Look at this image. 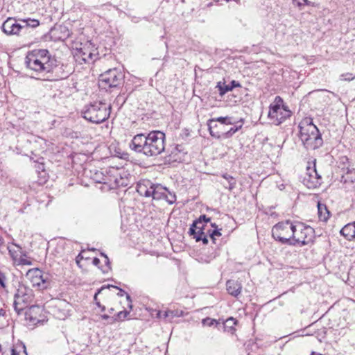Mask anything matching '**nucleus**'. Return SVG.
Here are the masks:
<instances>
[{
  "label": "nucleus",
  "mask_w": 355,
  "mask_h": 355,
  "mask_svg": "<svg viewBox=\"0 0 355 355\" xmlns=\"http://www.w3.org/2000/svg\"><path fill=\"white\" fill-rule=\"evenodd\" d=\"M57 60L47 49H35L29 52L25 58L26 67L33 71L37 80L53 81L58 79L55 73Z\"/></svg>",
  "instance_id": "f257e3e1"
},
{
  "label": "nucleus",
  "mask_w": 355,
  "mask_h": 355,
  "mask_svg": "<svg viewBox=\"0 0 355 355\" xmlns=\"http://www.w3.org/2000/svg\"><path fill=\"white\" fill-rule=\"evenodd\" d=\"M166 135L159 130H153L147 134L135 135L129 144V148L137 153L146 157H156L165 150Z\"/></svg>",
  "instance_id": "f03ea898"
},
{
  "label": "nucleus",
  "mask_w": 355,
  "mask_h": 355,
  "mask_svg": "<svg viewBox=\"0 0 355 355\" xmlns=\"http://www.w3.org/2000/svg\"><path fill=\"white\" fill-rule=\"evenodd\" d=\"M300 139L307 150H315L323 144V139L318 128L311 118H304L299 123Z\"/></svg>",
  "instance_id": "7ed1b4c3"
},
{
  "label": "nucleus",
  "mask_w": 355,
  "mask_h": 355,
  "mask_svg": "<svg viewBox=\"0 0 355 355\" xmlns=\"http://www.w3.org/2000/svg\"><path fill=\"white\" fill-rule=\"evenodd\" d=\"M110 109V105L106 103L95 102L85 107L83 116L93 123H101L109 118Z\"/></svg>",
  "instance_id": "20e7f679"
},
{
  "label": "nucleus",
  "mask_w": 355,
  "mask_h": 355,
  "mask_svg": "<svg viewBox=\"0 0 355 355\" xmlns=\"http://www.w3.org/2000/svg\"><path fill=\"white\" fill-rule=\"evenodd\" d=\"M294 224L290 220L280 222L273 226L272 236L273 239L282 244L295 245L293 242Z\"/></svg>",
  "instance_id": "39448f33"
},
{
  "label": "nucleus",
  "mask_w": 355,
  "mask_h": 355,
  "mask_svg": "<svg viewBox=\"0 0 355 355\" xmlns=\"http://www.w3.org/2000/svg\"><path fill=\"white\" fill-rule=\"evenodd\" d=\"M291 111L288 107L284 103L283 98L277 96L273 103L270 105L268 117L273 121L275 125H280L288 118L291 117Z\"/></svg>",
  "instance_id": "423d86ee"
},
{
  "label": "nucleus",
  "mask_w": 355,
  "mask_h": 355,
  "mask_svg": "<svg viewBox=\"0 0 355 355\" xmlns=\"http://www.w3.org/2000/svg\"><path fill=\"white\" fill-rule=\"evenodd\" d=\"M123 75L116 68L107 70L99 76V86L104 89L116 88L123 83Z\"/></svg>",
  "instance_id": "0eeeda50"
},
{
  "label": "nucleus",
  "mask_w": 355,
  "mask_h": 355,
  "mask_svg": "<svg viewBox=\"0 0 355 355\" xmlns=\"http://www.w3.org/2000/svg\"><path fill=\"white\" fill-rule=\"evenodd\" d=\"M34 297L32 289L24 285L19 286L17 293L15 295L14 309L18 315L32 302Z\"/></svg>",
  "instance_id": "6e6552de"
},
{
  "label": "nucleus",
  "mask_w": 355,
  "mask_h": 355,
  "mask_svg": "<svg viewBox=\"0 0 355 355\" xmlns=\"http://www.w3.org/2000/svg\"><path fill=\"white\" fill-rule=\"evenodd\" d=\"M293 242L295 245L300 244V246L308 245L313 242L314 230L310 226H306L302 223L294 225Z\"/></svg>",
  "instance_id": "1a4fd4ad"
},
{
  "label": "nucleus",
  "mask_w": 355,
  "mask_h": 355,
  "mask_svg": "<svg viewBox=\"0 0 355 355\" xmlns=\"http://www.w3.org/2000/svg\"><path fill=\"white\" fill-rule=\"evenodd\" d=\"M26 277L30 279L33 286H37L42 288H46L49 285V277L47 274L38 268H32L28 270L26 275Z\"/></svg>",
  "instance_id": "9d476101"
},
{
  "label": "nucleus",
  "mask_w": 355,
  "mask_h": 355,
  "mask_svg": "<svg viewBox=\"0 0 355 355\" xmlns=\"http://www.w3.org/2000/svg\"><path fill=\"white\" fill-rule=\"evenodd\" d=\"M2 31L7 35L23 37L21 19L8 17L1 26Z\"/></svg>",
  "instance_id": "9b49d317"
},
{
  "label": "nucleus",
  "mask_w": 355,
  "mask_h": 355,
  "mask_svg": "<svg viewBox=\"0 0 355 355\" xmlns=\"http://www.w3.org/2000/svg\"><path fill=\"white\" fill-rule=\"evenodd\" d=\"M94 50L92 51L89 46H83L80 49H77V51L74 55L76 62L79 64L89 63L94 60V58L96 57V54L94 53Z\"/></svg>",
  "instance_id": "f8f14e48"
},
{
  "label": "nucleus",
  "mask_w": 355,
  "mask_h": 355,
  "mask_svg": "<svg viewBox=\"0 0 355 355\" xmlns=\"http://www.w3.org/2000/svg\"><path fill=\"white\" fill-rule=\"evenodd\" d=\"M23 37L26 39H31L33 37V32L35 28L40 24V21L36 19L24 18L21 19Z\"/></svg>",
  "instance_id": "ddd939ff"
},
{
  "label": "nucleus",
  "mask_w": 355,
  "mask_h": 355,
  "mask_svg": "<svg viewBox=\"0 0 355 355\" xmlns=\"http://www.w3.org/2000/svg\"><path fill=\"white\" fill-rule=\"evenodd\" d=\"M41 311L42 309L39 306H31L25 311L26 320L33 325L40 323L41 320L39 317V314Z\"/></svg>",
  "instance_id": "4468645a"
},
{
  "label": "nucleus",
  "mask_w": 355,
  "mask_h": 355,
  "mask_svg": "<svg viewBox=\"0 0 355 355\" xmlns=\"http://www.w3.org/2000/svg\"><path fill=\"white\" fill-rule=\"evenodd\" d=\"M119 168L110 166L105 169V174L103 173H101L102 175L101 179H96V181L99 183L107 184L110 185V183L112 182V180L114 177L118 175V172H119Z\"/></svg>",
  "instance_id": "2eb2a0df"
},
{
  "label": "nucleus",
  "mask_w": 355,
  "mask_h": 355,
  "mask_svg": "<svg viewBox=\"0 0 355 355\" xmlns=\"http://www.w3.org/2000/svg\"><path fill=\"white\" fill-rule=\"evenodd\" d=\"M208 129L211 137L216 139L223 138L225 133V126L217 123L214 120H208Z\"/></svg>",
  "instance_id": "dca6fc26"
},
{
  "label": "nucleus",
  "mask_w": 355,
  "mask_h": 355,
  "mask_svg": "<svg viewBox=\"0 0 355 355\" xmlns=\"http://www.w3.org/2000/svg\"><path fill=\"white\" fill-rule=\"evenodd\" d=\"M153 187V183H152L150 180H144L137 183V191L139 193L140 196L150 197Z\"/></svg>",
  "instance_id": "f3484780"
},
{
  "label": "nucleus",
  "mask_w": 355,
  "mask_h": 355,
  "mask_svg": "<svg viewBox=\"0 0 355 355\" xmlns=\"http://www.w3.org/2000/svg\"><path fill=\"white\" fill-rule=\"evenodd\" d=\"M226 286L228 293L236 297L240 295L242 290L241 284L235 280H228Z\"/></svg>",
  "instance_id": "a211bd4d"
},
{
  "label": "nucleus",
  "mask_w": 355,
  "mask_h": 355,
  "mask_svg": "<svg viewBox=\"0 0 355 355\" xmlns=\"http://www.w3.org/2000/svg\"><path fill=\"white\" fill-rule=\"evenodd\" d=\"M240 87H241V84L236 80H232L230 85H225V83L218 82L216 85V88L218 89L220 96H224L227 92L232 91L234 88Z\"/></svg>",
  "instance_id": "6ab92c4d"
},
{
  "label": "nucleus",
  "mask_w": 355,
  "mask_h": 355,
  "mask_svg": "<svg viewBox=\"0 0 355 355\" xmlns=\"http://www.w3.org/2000/svg\"><path fill=\"white\" fill-rule=\"evenodd\" d=\"M165 194H167V188L159 184H153L150 197L153 200H162L164 198Z\"/></svg>",
  "instance_id": "aec40b11"
},
{
  "label": "nucleus",
  "mask_w": 355,
  "mask_h": 355,
  "mask_svg": "<svg viewBox=\"0 0 355 355\" xmlns=\"http://www.w3.org/2000/svg\"><path fill=\"white\" fill-rule=\"evenodd\" d=\"M340 234L349 241L355 239V221L345 225L341 229Z\"/></svg>",
  "instance_id": "412c9836"
},
{
  "label": "nucleus",
  "mask_w": 355,
  "mask_h": 355,
  "mask_svg": "<svg viewBox=\"0 0 355 355\" xmlns=\"http://www.w3.org/2000/svg\"><path fill=\"white\" fill-rule=\"evenodd\" d=\"M122 172H123V169L120 168L119 172H118V175L114 177V178L112 180L113 181L112 183H110V185L112 189L120 187H125L128 184V180L127 178H124L122 175Z\"/></svg>",
  "instance_id": "4be33fe9"
},
{
  "label": "nucleus",
  "mask_w": 355,
  "mask_h": 355,
  "mask_svg": "<svg viewBox=\"0 0 355 355\" xmlns=\"http://www.w3.org/2000/svg\"><path fill=\"white\" fill-rule=\"evenodd\" d=\"M184 311L179 309L166 310L164 312V319L171 322L175 318H179L184 315Z\"/></svg>",
  "instance_id": "5701e85b"
},
{
  "label": "nucleus",
  "mask_w": 355,
  "mask_h": 355,
  "mask_svg": "<svg viewBox=\"0 0 355 355\" xmlns=\"http://www.w3.org/2000/svg\"><path fill=\"white\" fill-rule=\"evenodd\" d=\"M114 288L116 289H118L119 290V293H117V295L118 296H120V297H122L124 295H126V300L128 301V306L132 309V300H131V297L129 294L126 293L125 292L124 290H123L122 288H119L118 286H113V285H107V286H102L100 290H98V293H100L101 291L104 290L105 288Z\"/></svg>",
  "instance_id": "b1692460"
},
{
  "label": "nucleus",
  "mask_w": 355,
  "mask_h": 355,
  "mask_svg": "<svg viewBox=\"0 0 355 355\" xmlns=\"http://www.w3.org/2000/svg\"><path fill=\"white\" fill-rule=\"evenodd\" d=\"M318 217L321 221H327L329 217V211H328L325 205L318 203Z\"/></svg>",
  "instance_id": "393cba45"
},
{
  "label": "nucleus",
  "mask_w": 355,
  "mask_h": 355,
  "mask_svg": "<svg viewBox=\"0 0 355 355\" xmlns=\"http://www.w3.org/2000/svg\"><path fill=\"white\" fill-rule=\"evenodd\" d=\"M210 221H211V218L209 217H207L205 214L204 215H201L198 218V219H197L195 221H193V223H192V225H191V227L189 228V234L195 233V227H196L197 224H202L203 223H205V224L207 225V223H209Z\"/></svg>",
  "instance_id": "a878e982"
},
{
  "label": "nucleus",
  "mask_w": 355,
  "mask_h": 355,
  "mask_svg": "<svg viewBox=\"0 0 355 355\" xmlns=\"http://www.w3.org/2000/svg\"><path fill=\"white\" fill-rule=\"evenodd\" d=\"M236 322L237 321L232 317L227 318L223 322L224 331L233 334V332L235 331L234 326L236 324Z\"/></svg>",
  "instance_id": "bb28decb"
},
{
  "label": "nucleus",
  "mask_w": 355,
  "mask_h": 355,
  "mask_svg": "<svg viewBox=\"0 0 355 355\" xmlns=\"http://www.w3.org/2000/svg\"><path fill=\"white\" fill-rule=\"evenodd\" d=\"M222 177L227 181V184H223L224 187L230 191L233 190L236 184V180L227 173L223 174Z\"/></svg>",
  "instance_id": "cd10ccee"
},
{
  "label": "nucleus",
  "mask_w": 355,
  "mask_h": 355,
  "mask_svg": "<svg viewBox=\"0 0 355 355\" xmlns=\"http://www.w3.org/2000/svg\"><path fill=\"white\" fill-rule=\"evenodd\" d=\"M211 227H214L213 230H207V232L209 234V236L211 239L213 243H215L216 236H220L221 233L220 230L221 229L218 228V226L216 225V223H211Z\"/></svg>",
  "instance_id": "c85d7f7f"
},
{
  "label": "nucleus",
  "mask_w": 355,
  "mask_h": 355,
  "mask_svg": "<svg viewBox=\"0 0 355 355\" xmlns=\"http://www.w3.org/2000/svg\"><path fill=\"white\" fill-rule=\"evenodd\" d=\"M313 173L315 175V180H312L311 181V184H308L307 187L309 188H316L321 184L322 178L318 174V171L315 169V166H313V168L312 169Z\"/></svg>",
  "instance_id": "c756f323"
},
{
  "label": "nucleus",
  "mask_w": 355,
  "mask_h": 355,
  "mask_svg": "<svg viewBox=\"0 0 355 355\" xmlns=\"http://www.w3.org/2000/svg\"><path fill=\"white\" fill-rule=\"evenodd\" d=\"M210 120H214L217 123L221 124L225 126V125H232L234 123L232 121V117L230 116H220L218 118L211 119Z\"/></svg>",
  "instance_id": "7c9ffc66"
},
{
  "label": "nucleus",
  "mask_w": 355,
  "mask_h": 355,
  "mask_svg": "<svg viewBox=\"0 0 355 355\" xmlns=\"http://www.w3.org/2000/svg\"><path fill=\"white\" fill-rule=\"evenodd\" d=\"M243 119H241V123L239 125L232 127L227 131L225 130L223 139L230 138L234 133H236L237 131H239L240 129H241L242 126H243Z\"/></svg>",
  "instance_id": "2f4dec72"
},
{
  "label": "nucleus",
  "mask_w": 355,
  "mask_h": 355,
  "mask_svg": "<svg viewBox=\"0 0 355 355\" xmlns=\"http://www.w3.org/2000/svg\"><path fill=\"white\" fill-rule=\"evenodd\" d=\"M129 313L130 312L126 310L119 311L116 315H114V317L112 318V322H110V323H113L117 320H123L128 316V315H129Z\"/></svg>",
  "instance_id": "473e14b6"
},
{
  "label": "nucleus",
  "mask_w": 355,
  "mask_h": 355,
  "mask_svg": "<svg viewBox=\"0 0 355 355\" xmlns=\"http://www.w3.org/2000/svg\"><path fill=\"white\" fill-rule=\"evenodd\" d=\"M12 350H16L17 354H19V355H28L26 345L23 343L17 344Z\"/></svg>",
  "instance_id": "72a5a7b5"
},
{
  "label": "nucleus",
  "mask_w": 355,
  "mask_h": 355,
  "mask_svg": "<svg viewBox=\"0 0 355 355\" xmlns=\"http://www.w3.org/2000/svg\"><path fill=\"white\" fill-rule=\"evenodd\" d=\"M208 236H209V234H207V232H200L196 236H193V239H196V241H202L203 244L206 245L209 242Z\"/></svg>",
  "instance_id": "f704fd0d"
},
{
  "label": "nucleus",
  "mask_w": 355,
  "mask_h": 355,
  "mask_svg": "<svg viewBox=\"0 0 355 355\" xmlns=\"http://www.w3.org/2000/svg\"><path fill=\"white\" fill-rule=\"evenodd\" d=\"M164 200L168 204L172 205L176 201V196L175 193L171 192L167 189V194H165Z\"/></svg>",
  "instance_id": "c9c22d12"
},
{
  "label": "nucleus",
  "mask_w": 355,
  "mask_h": 355,
  "mask_svg": "<svg viewBox=\"0 0 355 355\" xmlns=\"http://www.w3.org/2000/svg\"><path fill=\"white\" fill-rule=\"evenodd\" d=\"M206 227H207V224L203 223L202 224H197L196 227H195V233L189 234L191 236H196L200 232H205Z\"/></svg>",
  "instance_id": "e433bc0d"
},
{
  "label": "nucleus",
  "mask_w": 355,
  "mask_h": 355,
  "mask_svg": "<svg viewBox=\"0 0 355 355\" xmlns=\"http://www.w3.org/2000/svg\"><path fill=\"white\" fill-rule=\"evenodd\" d=\"M105 267H101L100 269L103 271V273H107L110 269V261L107 255H105Z\"/></svg>",
  "instance_id": "4c0bfd02"
},
{
  "label": "nucleus",
  "mask_w": 355,
  "mask_h": 355,
  "mask_svg": "<svg viewBox=\"0 0 355 355\" xmlns=\"http://www.w3.org/2000/svg\"><path fill=\"white\" fill-rule=\"evenodd\" d=\"M355 79V76L352 73H345L340 76V80L345 81H351Z\"/></svg>",
  "instance_id": "58836bf2"
},
{
  "label": "nucleus",
  "mask_w": 355,
  "mask_h": 355,
  "mask_svg": "<svg viewBox=\"0 0 355 355\" xmlns=\"http://www.w3.org/2000/svg\"><path fill=\"white\" fill-rule=\"evenodd\" d=\"M19 262L21 265L31 266L32 265V261L28 258L26 257V255L21 256Z\"/></svg>",
  "instance_id": "ea45409f"
},
{
  "label": "nucleus",
  "mask_w": 355,
  "mask_h": 355,
  "mask_svg": "<svg viewBox=\"0 0 355 355\" xmlns=\"http://www.w3.org/2000/svg\"><path fill=\"white\" fill-rule=\"evenodd\" d=\"M312 169L313 168H311L310 167H308L307 168V171H308V173H307V175H308V178H304V181H307V184H311V181L312 180H315V175L314 173H313L312 172Z\"/></svg>",
  "instance_id": "a19ab883"
},
{
  "label": "nucleus",
  "mask_w": 355,
  "mask_h": 355,
  "mask_svg": "<svg viewBox=\"0 0 355 355\" xmlns=\"http://www.w3.org/2000/svg\"><path fill=\"white\" fill-rule=\"evenodd\" d=\"M13 247H16L19 250H21V247L19 245H17V244H12V245H8V252H9V254L13 257L15 258L17 255L15 254H16V251L13 249Z\"/></svg>",
  "instance_id": "79ce46f5"
},
{
  "label": "nucleus",
  "mask_w": 355,
  "mask_h": 355,
  "mask_svg": "<svg viewBox=\"0 0 355 355\" xmlns=\"http://www.w3.org/2000/svg\"><path fill=\"white\" fill-rule=\"evenodd\" d=\"M6 281L7 278L6 274L1 270H0V286L3 288H5L6 287Z\"/></svg>",
  "instance_id": "37998d69"
},
{
  "label": "nucleus",
  "mask_w": 355,
  "mask_h": 355,
  "mask_svg": "<svg viewBox=\"0 0 355 355\" xmlns=\"http://www.w3.org/2000/svg\"><path fill=\"white\" fill-rule=\"evenodd\" d=\"M202 322L203 325L211 327L214 325L215 323H216V320L214 319H211L210 318H206L202 320Z\"/></svg>",
  "instance_id": "c03bdc74"
},
{
  "label": "nucleus",
  "mask_w": 355,
  "mask_h": 355,
  "mask_svg": "<svg viewBox=\"0 0 355 355\" xmlns=\"http://www.w3.org/2000/svg\"><path fill=\"white\" fill-rule=\"evenodd\" d=\"M183 146L182 145L178 144L175 147L174 150L172 151V153L177 155V153H182L183 152Z\"/></svg>",
  "instance_id": "a18cd8bd"
},
{
  "label": "nucleus",
  "mask_w": 355,
  "mask_h": 355,
  "mask_svg": "<svg viewBox=\"0 0 355 355\" xmlns=\"http://www.w3.org/2000/svg\"><path fill=\"white\" fill-rule=\"evenodd\" d=\"M100 262H101L100 259L98 258H96V257L94 258V259L92 261L93 264L94 266H98L99 268H101V267L98 266V265L100 264Z\"/></svg>",
  "instance_id": "49530a36"
},
{
  "label": "nucleus",
  "mask_w": 355,
  "mask_h": 355,
  "mask_svg": "<svg viewBox=\"0 0 355 355\" xmlns=\"http://www.w3.org/2000/svg\"><path fill=\"white\" fill-rule=\"evenodd\" d=\"M300 1L302 3V5L313 6V3L309 0H300Z\"/></svg>",
  "instance_id": "de8ad7c7"
},
{
  "label": "nucleus",
  "mask_w": 355,
  "mask_h": 355,
  "mask_svg": "<svg viewBox=\"0 0 355 355\" xmlns=\"http://www.w3.org/2000/svg\"><path fill=\"white\" fill-rule=\"evenodd\" d=\"M101 318L103 320H110V322H112V317H110L108 315H106V314L102 315Z\"/></svg>",
  "instance_id": "09e8293b"
},
{
  "label": "nucleus",
  "mask_w": 355,
  "mask_h": 355,
  "mask_svg": "<svg viewBox=\"0 0 355 355\" xmlns=\"http://www.w3.org/2000/svg\"><path fill=\"white\" fill-rule=\"evenodd\" d=\"M293 3H296L298 7H302V3L300 0H293Z\"/></svg>",
  "instance_id": "8fccbe9b"
},
{
  "label": "nucleus",
  "mask_w": 355,
  "mask_h": 355,
  "mask_svg": "<svg viewBox=\"0 0 355 355\" xmlns=\"http://www.w3.org/2000/svg\"><path fill=\"white\" fill-rule=\"evenodd\" d=\"M157 317L159 318H164V315L160 311L157 312Z\"/></svg>",
  "instance_id": "3c124183"
},
{
  "label": "nucleus",
  "mask_w": 355,
  "mask_h": 355,
  "mask_svg": "<svg viewBox=\"0 0 355 355\" xmlns=\"http://www.w3.org/2000/svg\"><path fill=\"white\" fill-rule=\"evenodd\" d=\"M11 355H19V354H17L16 350H11Z\"/></svg>",
  "instance_id": "603ef678"
},
{
  "label": "nucleus",
  "mask_w": 355,
  "mask_h": 355,
  "mask_svg": "<svg viewBox=\"0 0 355 355\" xmlns=\"http://www.w3.org/2000/svg\"><path fill=\"white\" fill-rule=\"evenodd\" d=\"M5 313V311L3 309H0V315H3Z\"/></svg>",
  "instance_id": "864d4df0"
},
{
  "label": "nucleus",
  "mask_w": 355,
  "mask_h": 355,
  "mask_svg": "<svg viewBox=\"0 0 355 355\" xmlns=\"http://www.w3.org/2000/svg\"><path fill=\"white\" fill-rule=\"evenodd\" d=\"M3 239L1 236H0V246L3 244Z\"/></svg>",
  "instance_id": "5fc2aeb1"
},
{
  "label": "nucleus",
  "mask_w": 355,
  "mask_h": 355,
  "mask_svg": "<svg viewBox=\"0 0 355 355\" xmlns=\"http://www.w3.org/2000/svg\"><path fill=\"white\" fill-rule=\"evenodd\" d=\"M311 355H322V354H319V353L312 352Z\"/></svg>",
  "instance_id": "6e6d98bb"
},
{
  "label": "nucleus",
  "mask_w": 355,
  "mask_h": 355,
  "mask_svg": "<svg viewBox=\"0 0 355 355\" xmlns=\"http://www.w3.org/2000/svg\"><path fill=\"white\" fill-rule=\"evenodd\" d=\"M101 255L105 258V255H106V254L105 253H103V252H101Z\"/></svg>",
  "instance_id": "4d7b16f0"
},
{
  "label": "nucleus",
  "mask_w": 355,
  "mask_h": 355,
  "mask_svg": "<svg viewBox=\"0 0 355 355\" xmlns=\"http://www.w3.org/2000/svg\"><path fill=\"white\" fill-rule=\"evenodd\" d=\"M96 304H97L98 306L101 307V305L100 302H96Z\"/></svg>",
  "instance_id": "13d9d810"
},
{
  "label": "nucleus",
  "mask_w": 355,
  "mask_h": 355,
  "mask_svg": "<svg viewBox=\"0 0 355 355\" xmlns=\"http://www.w3.org/2000/svg\"><path fill=\"white\" fill-rule=\"evenodd\" d=\"M105 306H101V310H102V311H105Z\"/></svg>",
  "instance_id": "bf43d9fd"
},
{
  "label": "nucleus",
  "mask_w": 355,
  "mask_h": 355,
  "mask_svg": "<svg viewBox=\"0 0 355 355\" xmlns=\"http://www.w3.org/2000/svg\"><path fill=\"white\" fill-rule=\"evenodd\" d=\"M212 5V3H209V4H207V6L209 7Z\"/></svg>",
  "instance_id": "052dcab7"
},
{
  "label": "nucleus",
  "mask_w": 355,
  "mask_h": 355,
  "mask_svg": "<svg viewBox=\"0 0 355 355\" xmlns=\"http://www.w3.org/2000/svg\"><path fill=\"white\" fill-rule=\"evenodd\" d=\"M97 293L94 295V300H96V298H97Z\"/></svg>",
  "instance_id": "680f3d73"
},
{
  "label": "nucleus",
  "mask_w": 355,
  "mask_h": 355,
  "mask_svg": "<svg viewBox=\"0 0 355 355\" xmlns=\"http://www.w3.org/2000/svg\"><path fill=\"white\" fill-rule=\"evenodd\" d=\"M101 178H102V177L101 178ZM96 179H100V176H98V178L96 177V178H95V180H96Z\"/></svg>",
  "instance_id": "e2e57ef3"
}]
</instances>
